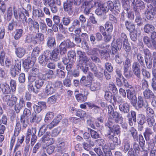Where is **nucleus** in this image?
I'll list each match as a JSON object with an SVG mask.
<instances>
[{
  "label": "nucleus",
  "mask_w": 156,
  "mask_h": 156,
  "mask_svg": "<svg viewBox=\"0 0 156 156\" xmlns=\"http://www.w3.org/2000/svg\"><path fill=\"white\" fill-rule=\"evenodd\" d=\"M111 140L113 141V143H111L110 147L112 150L114 149L118 145H121V142L120 140L116 137H115Z\"/></svg>",
  "instance_id": "28"
},
{
  "label": "nucleus",
  "mask_w": 156,
  "mask_h": 156,
  "mask_svg": "<svg viewBox=\"0 0 156 156\" xmlns=\"http://www.w3.org/2000/svg\"><path fill=\"white\" fill-rule=\"evenodd\" d=\"M99 51V49L97 48H93L92 49L89 50L87 54L88 55L91 56L94 55L98 54V52Z\"/></svg>",
  "instance_id": "62"
},
{
  "label": "nucleus",
  "mask_w": 156,
  "mask_h": 156,
  "mask_svg": "<svg viewBox=\"0 0 156 156\" xmlns=\"http://www.w3.org/2000/svg\"><path fill=\"white\" fill-rule=\"evenodd\" d=\"M12 11L13 12L14 17L15 19L18 20V13L15 7H14L13 9L11 7L8 8L7 9V14L13 15Z\"/></svg>",
  "instance_id": "30"
},
{
  "label": "nucleus",
  "mask_w": 156,
  "mask_h": 156,
  "mask_svg": "<svg viewBox=\"0 0 156 156\" xmlns=\"http://www.w3.org/2000/svg\"><path fill=\"white\" fill-rule=\"evenodd\" d=\"M40 52L39 48L38 47H36L34 48L32 53V57L33 58L35 59V58L39 54Z\"/></svg>",
  "instance_id": "63"
},
{
  "label": "nucleus",
  "mask_w": 156,
  "mask_h": 156,
  "mask_svg": "<svg viewBox=\"0 0 156 156\" xmlns=\"http://www.w3.org/2000/svg\"><path fill=\"white\" fill-rule=\"evenodd\" d=\"M126 91L127 97L130 100L133 97L136 96L135 95V88L133 86L129 88Z\"/></svg>",
  "instance_id": "31"
},
{
  "label": "nucleus",
  "mask_w": 156,
  "mask_h": 156,
  "mask_svg": "<svg viewBox=\"0 0 156 156\" xmlns=\"http://www.w3.org/2000/svg\"><path fill=\"white\" fill-rule=\"evenodd\" d=\"M2 99L3 101L6 102L7 105L11 107H13L16 104L18 99L16 97L9 94H5Z\"/></svg>",
  "instance_id": "3"
},
{
  "label": "nucleus",
  "mask_w": 156,
  "mask_h": 156,
  "mask_svg": "<svg viewBox=\"0 0 156 156\" xmlns=\"http://www.w3.org/2000/svg\"><path fill=\"white\" fill-rule=\"evenodd\" d=\"M108 118L112 119L116 123H118L119 121L122 120L123 118L120 114L119 113L116 111L113 112L108 115Z\"/></svg>",
  "instance_id": "9"
},
{
  "label": "nucleus",
  "mask_w": 156,
  "mask_h": 156,
  "mask_svg": "<svg viewBox=\"0 0 156 156\" xmlns=\"http://www.w3.org/2000/svg\"><path fill=\"white\" fill-rule=\"evenodd\" d=\"M33 14L34 16H37L38 17H43L44 16V13L41 9H33Z\"/></svg>",
  "instance_id": "42"
},
{
  "label": "nucleus",
  "mask_w": 156,
  "mask_h": 156,
  "mask_svg": "<svg viewBox=\"0 0 156 156\" xmlns=\"http://www.w3.org/2000/svg\"><path fill=\"white\" fill-rule=\"evenodd\" d=\"M40 29L42 33H45L47 31V26L46 24L44 22H41L40 23Z\"/></svg>",
  "instance_id": "57"
},
{
  "label": "nucleus",
  "mask_w": 156,
  "mask_h": 156,
  "mask_svg": "<svg viewBox=\"0 0 156 156\" xmlns=\"http://www.w3.org/2000/svg\"><path fill=\"white\" fill-rule=\"evenodd\" d=\"M105 27L106 31L108 33H110L112 32L113 30V25L110 22L108 21L106 22Z\"/></svg>",
  "instance_id": "49"
},
{
  "label": "nucleus",
  "mask_w": 156,
  "mask_h": 156,
  "mask_svg": "<svg viewBox=\"0 0 156 156\" xmlns=\"http://www.w3.org/2000/svg\"><path fill=\"white\" fill-rule=\"evenodd\" d=\"M77 53L79 55L80 60L83 62L89 58L86 55L85 52H82L81 51H77Z\"/></svg>",
  "instance_id": "47"
},
{
  "label": "nucleus",
  "mask_w": 156,
  "mask_h": 156,
  "mask_svg": "<svg viewBox=\"0 0 156 156\" xmlns=\"http://www.w3.org/2000/svg\"><path fill=\"white\" fill-rule=\"evenodd\" d=\"M131 147L130 144L129 142H123L122 148L123 151L125 153H126L131 148Z\"/></svg>",
  "instance_id": "59"
},
{
  "label": "nucleus",
  "mask_w": 156,
  "mask_h": 156,
  "mask_svg": "<svg viewBox=\"0 0 156 156\" xmlns=\"http://www.w3.org/2000/svg\"><path fill=\"white\" fill-rule=\"evenodd\" d=\"M5 66L7 68L10 69L13 66L14 63L13 60L8 58H6L5 61Z\"/></svg>",
  "instance_id": "51"
},
{
  "label": "nucleus",
  "mask_w": 156,
  "mask_h": 156,
  "mask_svg": "<svg viewBox=\"0 0 156 156\" xmlns=\"http://www.w3.org/2000/svg\"><path fill=\"white\" fill-rule=\"evenodd\" d=\"M84 63L80 60L77 62L76 66L78 69H80L85 73H86L89 70V68L86 66L84 67Z\"/></svg>",
  "instance_id": "27"
},
{
  "label": "nucleus",
  "mask_w": 156,
  "mask_h": 156,
  "mask_svg": "<svg viewBox=\"0 0 156 156\" xmlns=\"http://www.w3.org/2000/svg\"><path fill=\"white\" fill-rule=\"evenodd\" d=\"M53 85L51 82H48L47 83L45 89V92L47 95H50L55 92V90Z\"/></svg>",
  "instance_id": "13"
},
{
  "label": "nucleus",
  "mask_w": 156,
  "mask_h": 156,
  "mask_svg": "<svg viewBox=\"0 0 156 156\" xmlns=\"http://www.w3.org/2000/svg\"><path fill=\"white\" fill-rule=\"evenodd\" d=\"M154 26L148 24L145 25L144 28L145 32L147 33L150 32L151 31L154 30Z\"/></svg>",
  "instance_id": "60"
},
{
  "label": "nucleus",
  "mask_w": 156,
  "mask_h": 156,
  "mask_svg": "<svg viewBox=\"0 0 156 156\" xmlns=\"http://www.w3.org/2000/svg\"><path fill=\"white\" fill-rule=\"evenodd\" d=\"M59 49L58 48H55L51 54L52 60L56 61L59 58Z\"/></svg>",
  "instance_id": "25"
},
{
  "label": "nucleus",
  "mask_w": 156,
  "mask_h": 156,
  "mask_svg": "<svg viewBox=\"0 0 156 156\" xmlns=\"http://www.w3.org/2000/svg\"><path fill=\"white\" fill-rule=\"evenodd\" d=\"M90 89L92 91L97 90L100 88V83L98 82L92 83L90 86Z\"/></svg>",
  "instance_id": "45"
},
{
  "label": "nucleus",
  "mask_w": 156,
  "mask_h": 156,
  "mask_svg": "<svg viewBox=\"0 0 156 156\" xmlns=\"http://www.w3.org/2000/svg\"><path fill=\"white\" fill-rule=\"evenodd\" d=\"M14 45L15 47V52L17 56L20 58L23 57L26 53L25 49L23 47L17 48L15 44H14Z\"/></svg>",
  "instance_id": "15"
},
{
  "label": "nucleus",
  "mask_w": 156,
  "mask_h": 156,
  "mask_svg": "<svg viewBox=\"0 0 156 156\" xmlns=\"http://www.w3.org/2000/svg\"><path fill=\"white\" fill-rule=\"evenodd\" d=\"M41 118L39 116H37L35 113H33L30 120L31 123L36 122L39 123L41 120Z\"/></svg>",
  "instance_id": "44"
},
{
  "label": "nucleus",
  "mask_w": 156,
  "mask_h": 156,
  "mask_svg": "<svg viewBox=\"0 0 156 156\" xmlns=\"http://www.w3.org/2000/svg\"><path fill=\"white\" fill-rule=\"evenodd\" d=\"M35 59L30 57H28L23 62L24 67L27 69L31 67L34 64Z\"/></svg>",
  "instance_id": "20"
},
{
  "label": "nucleus",
  "mask_w": 156,
  "mask_h": 156,
  "mask_svg": "<svg viewBox=\"0 0 156 156\" xmlns=\"http://www.w3.org/2000/svg\"><path fill=\"white\" fill-rule=\"evenodd\" d=\"M123 74L125 77L128 79H130L134 76L132 71L129 70V69H123Z\"/></svg>",
  "instance_id": "36"
},
{
  "label": "nucleus",
  "mask_w": 156,
  "mask_h": 156,
  "mask_svg": "<svg viewBox=\"0 0 156 156\" xmlns=\"http://www.w3.org/2000/svg\"><path fill=\"white\" fill-rule=\"evenodd\" d=\"M154 133L152 129L148 127L145 129V130L144 133V135L146 141H148L151 138V136H153Z\"/></svg>",
  "instance_id": "21"
},
{
  "label": "nucleus",
  "mask_w": 156,
  "mask_h": 156,
  "mask_svg": "<svg viewBox=\"0 0 156 156\" xmlns=\"http://www.w3.org/2000/svg\"><path fill=\"white\" fill-rule=\"evenodd\" d=\"M134 10L135 12V22L137 23L138 26L142 25L143 24V22L139 10L135 7H134Z\"/></svg>",
  "instance_id": "17"
},
{
  "label": "nucleus",
  "mask_w": 156,
  "mask_h": 156,
  "mask_svg": "<svg viewBox=\"0 0 156 156\" xmlns=\"http://www.w3.org/2000/svg\"><path fill=\"white\" fill-rule=\"evenodd\" d=\"M38 79L36 80L35 81V86L37 89H39L41 88L44 85V81L43 80V78H41L40 75L38 76Z\"/></svg>",
  "instance_id": "33"
},
{
  "label": "nucleus",
  "mask_w": 156,
  "mask_h": 156,
  "mask_svg": "<svg viewBox=\"0 0 156 156\" xmlns=\"http://www.w3.org/2000/svg\"><path fill=\"white\" fill-rule=\"evenodd\" d=\"M46 44L47 47L50 49L55 47L56 46L55 38L52 36L48 37L46 40Z\"/></svg>",
  "instance_id": "18"
},
{
  "label": "nucleus",
  "mask_w": 156,
  "mask_h": 156,
  "mask_svg": "<svg viewBox=\"0 0 156 156\" xmlns=\"http://www.w3.org/2000/svg\"><path fill=\"white\" fill-rule=\"evenodd\" d=\"M25 105V101L23 98H20L18 102L15 104L14 109L16 113H19Z\"/></svg>",
  "instance_id": "14"
},
{
  "label": "nucleus",
  "mask_w": 156,
  "mask_h": 156,
  "mask_svg": "<svg viewBox=\"0 0 156 156\" xmlns=\"http://www.w3.org/2000/svg\"><path fill=\"white\" fill-rule=\"evenodd\" d=\"M129 131L133 137L134 141L138 142V132L136 129L134 127H132L129 130Z\"/></svg>",
  "instance_id": "32"
},
{
  "label": "nucleus",
  "mask_w": 156,
  "mask_h": 156,
  "mask_svg": "<svg viewBox=\"0 0 156 156\" xmlns=\"http://www.w3.org/2000/svg\"><path fill=\"white\" fill-rule=\"evenodd\" d=\"M26 23H28V27L30 30L31 31L35 30L39 32L40 26L38 22L33 20L31 18H29Z\"/></svg>",
  "instance_id": "5"
},
{
  "label": "nucleus",
  "mask_w": 156,
  "mask_h": 156,
  "mask_svg": "<svg viewBox=\"0 0 156 156\" xmlns=\"http://www.w3.org/2000/svg\"><path fill=\"white\" fill-rule=\"evenodd\" d=\"M111 130L117 135H119L120 133L121 128L120 126L118 124L114 125Z\"/></svg>",
  "instance_id": "55"
},
{
  "label": "nucleus",
  "mask_w": 156,
  "mask_h": 156,
  "mask_svg": "<svg viewBox=\"0 0 156 156\" xmlns=\"http://www.w3.org/2000/svg\"><path fill=\"white\" fill-rule=\"evenodd\" d=\"M143 41L145 44L149 48H153L156 50V41L154 40H150L147 37H144Z\"/></svg>",
  "instance_id": "12"
},
{
  "label": "nucleus",
  "mask_w": 156,
  "mask_h": 156,
  "mask_svg": "<svg viewBox=\"0 0 156 156\" xmlns=\"http://www.w3.org/2000/svg\"><path fill=\"white\" fill-rule=\"evenodd\" d=\"M134 5L140 7L141 9H144L145 7V4L141 0H137Z\"/></svg>",
  "instance_id": "64"
},
{
  "label": "nucleus",
  "mask_w": 156,
  "mask_h": 156,
  "mask_svg": "<svg viewBox=\"0 0 156 156\" xmlns=\"http://www.w3.org/2000/svg\"><path fill=\"white\" fill-rule=\"evenodd\" d=\"M34 39L36 41V42L40 43L44 41V35L42 33H38L36 34Z\"/></svg>",
  "instance_id": "38"
},
{
  "label": "nucleus",
  "mask_w": 156,
  "mask_h": 156,
  "mask_svg": "<svg viewBox=\"0 0 156 156\" xmlns=\"http://www.w3.org/2000/svg\"><path fill=\"white\" fill-rule=\"evenodd\" d=\"M23 31L22 29H17L16 30V33L14 36L15 40L19 39L22 36Z\"/></svg>",
  "instance_id": "50"
},
{
  "label": "nucleus",
  "mask_w": 156,
  "mask_h": 156,
  "mask_svg": "<svg viewBox=\"0 0 156 156\" xmlns=\"http://www.w3.org/2000/svg\"><path fill=\"white\" fill-rule=\"evenodd\" d=\"M61 43L68 49H70L74 47L75 44L72 42L69 39H67L62 42Z\"/></svg>",
  "instance_id": "34"
},
{
  "label": "nucleus",
  "mask_w": 156,
  "mask_h": 156,
  "mask_svg": "<svg viewBox=\"0 0 156 156\" xmlns=\"http://www.w3.org/2000/svg\"><path fill=\"white\" fill-rule=\"evenodd\" d=\"M20 72L21 70L15 68V67L13 66L10 69V74L13 77H15L16 75H18Z\"/></svg>",
  "instance_id": "40"
},
{
  "label": "nucleus",
  "mask_w": 156,
  "mask_h": 156,
  "mask_svg": "<svg viewBox=\"0 0 156 156\" xmlns=\"http://www.w3.org/2000/svg\"><path fill=\"white\" fill-rule=\"evenodd\" d=\"M68 57L70 60H71V63L74 62L76 59V54L75 51L73 50L69 51L68 53Z\"/></svg>",
  "instance_id": "39"
},
{
  "label": "nucleus",
  "mask_w": 156,
  "mask_h": 156,
  "mask_svg": "<svg viewBox=\"0 0 156 156\" xmlns=\"http://www.w3.org/2000/svg\"><path fill=\"white\" fill-rule=\"evenodd\" d=\"M143 95L146 99H154L155 98L152 91L150 89H145L143 92Z\"/></svg>",
  "instance_id": "24"
},
{
  "label": "nucleus",
  "mask_w": 156,
  "mask_h": 156,
  "mask_svg": "<svg viewBox=\"0 0 156 156\" xmlns=\"http://www.w3.org/2000/svg\"><path fill=\"white\" fill-rule=\"evenodd\" d=\"M89 66L90 67L91 71L94 73L95 76L100 78L103 76L102 73L101 72H98L97 67L93 62L89 65Z\"/></svg>",
  "instance_id": "19"
},
{
  "label": "nucleus",
  "mask_w": 156,
  "mask_h": 156,
  "mask_svg": "<svg viewBox=\"0 0 156 156\" xmlns=\"http://www.w3.org/2000/svg\"><path fill=\"white\" fill-rule=\"evenodd\" d=\"M136 121L138 124H144L146 122L145 115L143 114H138L137 115Z\"/></svg>",
  "instance_id": "41"
},
{
  "label": "nucleus",
  "mask_w": 156,
  "mask_h": 156,
  "mask_svg": "<svg viewBox=\"0 0 156 156\" xmlns=\"http://www.w3.org/2000/svg\"><path fill=\"white\" fill-rule=\"evenodd\" d=\"M76 115L81 118H83L86 117L87 114L85 111L79 109L76 113Z\"/></svg>",
  "instance_id": "56"
},
{
  "label": "nucleus",
  "mask_w": 156,
  "mask_h": 156,
  "mask_svg": "<svg viewBox=\"0 0 156 156\" xmlns=\"http://www.w3.org/2000/svg\"><path fill=\"white\" fill-rule=\"evenodd\" d=\"M75 0H66L64 3L63 8L65 12L70 16L72 15L73 12V4Z\"/></svg>",
  "instance_id": "4"
},
{
  "label": "nucleus",
  "mask_w": 156,
  "mask_h": 156,
  "mask_svg": "<svg viewBox=\"0 0 156 156\" xmlns=\"http://www.w3.org/2000/svg\"><path fill=\"white\" fill-rule=\"evenodd\" d=\"M41 140L43 142L48 141L49 144H52L55 141L54 139L51 137V134L49 132H46L42 137Z\"/></svg>",
  "instance_id": "26"
},
{
  "label": "nucleus",
  "mask_w": 156,
  "mask_h": 156,
  "mask_svg": "<svg viewBox=\"0 0 156 156\" xmlns=\"http://www.w3.org/2000/svg\"><path fill=\"white\" fill-rule=\"evenodd\" d=\"M50 54L48 51H44V54L39 57V63L42 66H45L50 58Z\"/></svg>",
  "instance_id": "7"
},
{
  "label": "nucleus",
  "mask_w": 156,
  "mask_h": 156,
  "mask_svg": "<svg viewBox=\"0 0 156 156\" xmlns=\"http://www.w3.org/2000/svg\"><path fill=\"white\" fill-rule=\"evenodd\" d=\"M138 139L140 146L141 147L142 150H144L145 141L143 136L141 134L139 135Z\"/></svg>",
  "instance_id": "52"
},
{
  "label": "nucleus",
  "mask_w": 156,
  "mask_h": 156,
  "mask_svg": "<svg viewBox=\"0 0 156 156\" xmlns=\"http://www.w3.org/2000/svg\"><path fill=\"white\" fill-rule=\"evenodd\" d=\"M58 145V151L61 153H63L66 151L65 143L64 141H59Z\"/></svg>",
  "instance_id": "37"
},
{
  "label": "nucleus",
  "mask_w": 156,
  "mask_h": 156,
  "mask_svg": "<svg viewBox=\"0 0 156 156\" xmlns=\"http://www.w3.org/2000/svg\"><path fill=\"white\" fill-rule=\"evenodd\" d=\"M58 49H59L60 53L61 55H64L66 53L67 49L62 43L59 45Z\"/></svg>",
  "instance_id": "53"
},
{
  "label": "nucleus",
  "mask_w": 156,
  "mask_h": 156,
  "mask_svg": "<svg viewBox=\"0 0 156 156\" xmlns=\"http://www.w3.org/2000/svg\"><path fill=\"white\" fill-rule=\"evenodd\" d=\"M122 45V43L120 41L119 39H117L116 41V43L114 44H112L111 47L112 54L115 56L118 55V51L120 50Z\"/></svg>",
  "instance_id": "6"
},
{
  "label": "nucleus",
  "mask_w": 156,
  "mask_h": 156,
  "mask_svg": "<svg viewBox=\"0 0 156 156\" xmlns=\"http://www.w3.org/2000/svg\"><path fill=\"white\" fill-rule=\"evenodd\" d=\"M9 87L12 93L15 92L16 87V81L14 80L11 79L9 82Z\"/></svg>",
  "instance_id": "46"
},
{
  "label": "nucleus",
  "mask_w": 156,
  "mask_h": 156,
  "mask_svg": "<svg viewBox=\"0 0 156 156\" xmlns=\"http://www.w3.org/2000/svg\"><path fill=\"white\" fill-rule=\"evenodd\" d=\"M54 116L53 112H49L47 113L44 118V121L45 122H48L50 120L52 119Z\"/></svg>",
  "instance_id": "58"
},
{
  "label": "nucleus",
  "mask_w": 156,
  "mask_h": 156,
  "mask_svg": "<svg viewBox=\"0 0 156 156\" xmlns=\"http://www.w3.org/2000/svg\"><path fill=\"white\" fill-rule=\"evenodd\" d=\"M130 113L131 114V116L130 115V114L129 113H128L127 117L129 118H131L133 120V122L136 123V112L134 111L131 110L130 111Z\"/></svg>",
  "instance_id": "54"
},
{
  "label": "nucleus",
  "mask_w": 156,
  "mask_h": 156,
  "mask_svg": "<svg viewBox=\"0 0 156 156\" xmlns=\"http://www.w3.org/2000/svg\"><path fill=\"white\" fill-rule=\"evenodd\" d=\"M105 97L107 101L110 102L112 101L113 98L114 101L115 100L114 96H113L112 93L110 91H106L105 92Z\"/></svg>",
  "instance_id": "48"
},
{
  "label": "nucleus",
  "mask_w": 156,
  "mask_h": 156,
  "mask_svg": "<svg viewBox=\"0 0 156 156\" xmlns=\"http://www.w3.org/2000/svg\"><path fill=\"white\" fill-rule=\"evenodd\" d=\"M125 25L127 30L129 32L135 30V26L132 21L126 20L125 22Z\"/></svg>",
  "instance_id": "29"
},
{
  "label": "nucleus",
  "mask_w": 156,
  "mask_h": 156,
  "mask_svg": "<svg viewBox=\"0 0 156 156\" xmlns=\"http://www.w3.org/2000/svg\"><path fill=\"white\" fill-rule=\"evenodd\" d=\"M62 119V116L60 115L56 116L53 120L47 126L45 125L42 126L40 128L38 133L39 136H41L46 131L47 128L51 129L54 127L57 126Z\"/></svg>",
  "instance_id": "1"
},
{
  "label": "nucleus",
  "mask_w": 156,
  "mask_h": 156,
  "mask_svg": "<svg viewBox=\"0 0 156 156\" xmlns=\"http://www.w3.org/2000/svg\"><path fill=\"white\" fill-rule=\"evenodd\" d=\"M115 7L116 8V6H114V4L113 2L111 1H108L106 2V6L105 7H104L105 9L103 10L105 12V13H106L108 12L109 10H110L111 12H113L114 10V8Z\"/></svg>",
  "instance_id": "23"
},
{
  "label": "nucleus",
  "mask_w": 156,
  "mask_h": 156,
  "mask_svg": "<svg viewBox=\"0 0 156 156\" xmlns=\"http://www.w3.org/2000/svg\"><path fill=\"white\" fill-rule=\"evenodd\" d=\"M119 107L120 111L124 114H128L129 112V105L126 102L120 104Z\"/></svg>",
  "instance_id": "16"
},
{
  "label": "nucleus",
  "mask_w": 156,
  "mask_h": 156,
  "mask_svg": "<svg viewBox=\"0 0 156 156\" xmlns=\"http://www.w3.org/2000/svg\"><path fill=\"white\" fill-rule=\"evenodd\" d=\"M83 6L85 8V10L87 12H89L91 8L94 6L93 1L85 2L83 4Z\"/></svg>",
  "instance_id": "35"
},
{
  "label": "nucleus",
  "mask_w": 156,
  "mask_h": 156,
  "mask_svg": "<svg viewBox=\"0 0 156 156\" xmlns=\"http://www.w3.org/2000/svg\"><path fill=\"white\" fill-rule=\"evenodd\" d=\"M31 115L30 110L25 108L24 110L23 114L21 116L20 122L22 125L23 128L25 129L29 124V118Z\"/></svg>",
  "instance_id": "2"
},
{
  "label": "nucleus",
  "mask_w": 156,
  "mask_h": 156,
  "mask_svg": "<svg viewBox=\"0 0 156 156\" xmlns=\"http://www.w3.org/2000/svg\"><path fill=\"white\" fill-rule=\"evenodd\" d=\"M36 129L35 127L29 128L26 133V140L29 142L30 140V135L33 136L35 135L36 133Z\"/></svg>",
  "instance_id": "22"
},
{
  "label": "nucleus",
  "mask_w": 156,
  "mask_h": 156,
  "mask_svg": "<svg viewBox=\"0 0 156 156\" xmlns=\"http://www.w3.org/2000/svg\"><path fill=\"white\" fill-rule=\"evenodd\" d=\"M76 98L78 101L80 102H84L87 99V96L81 94H76Z\"/></svg>",
  "instance_id": "43"
},
{
  "label": "nucleus",
  "mask_w": 156,
  "mask_h": 156,
  "mask_svg": "<svg viewBox=\"0 0 156 156\" xmlns=\"http://www.w3.org/2000/svg\"><path fill=\"white\" fill-rule=\"evenodd\" d=\"M0 88L3 94H9L12 93L9 85L6 82L1 83L0 84Z\"/></svg>",
  "instance_id": "10"
},
{
  "label": "nucleus",
  "mask_w": 156,
  "mask_h": 156,
  "mask_svg": "<svg viewBox=\"0 0 156 156\" xmlns=\"http://www.w3.org/2000/svg\"><path fill=\"white\" fill-rule=\"evenodd\" d=\"M126 60L124 62L123 69H129L131 65L130 59L128 57V56H126Z\"/></svg>",
  "instance_id": "61"
},
{
  "label": "nucleus",
  "mask_w": 156,
  "mask_h": 156,
  "mask_svg": "<svg viewBox=\"0 0 156 156\" xmlns=\"http://www.w3.org/2000/svg\"><path fill=\"white\" fill-rule=\"evenodd\" d=\"M42 72L44 74L40 73L39 75L40 77L43 78L44 80H46L51 78L54 74L53 71L51 69H42Z\"/></svg>",
  "instance_id": "8"
},
{
  "label": "nucleus",
  "mask_w": 156,
  "mask_h": 156,
  "mask_svg": "<svg viewBox=\"0 0 156 156\" xmlns=\"http://www.w3.org/2000/svg\"><path fill=\"white\" fill-rule=\"evenodd\" d=\"M137 106L139 108H146L148 107V104L146 100H144L141 96H139L137 99Z\"/></svg>",
  "instance_id": "11"
}]
</instances>
